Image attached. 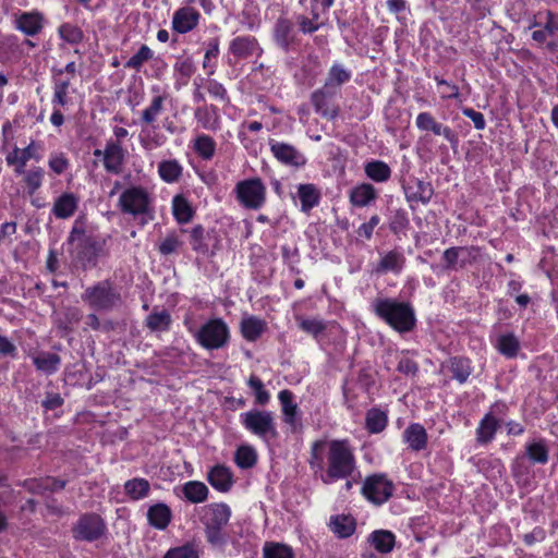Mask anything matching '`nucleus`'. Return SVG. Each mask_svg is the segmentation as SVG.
Returning a JSON list of instances; mask_svg holds the SVG:
<instances>
[{"label": "nucleus", "mask_w": 558, "mask_h": 558, "mask_svg": "<svg viewBox=\"0 0 558 558\" xmlns=\"http://www.w3.org/2000/svg\"><path fill=\"white\" fill-rule=\"evenodd\" d=\"M307 463L316 477L330 485L351 478L356 460L348 439H317L312 442Z\"/></svg>", "instance_id": "nucleus-1"}, {"label": "nucleus", "mask_w": 558, "mask_h": 558, "mask_svg": "<svg viewBox=\"0 0 558 558\" xmlns=\"http://www.w3.org/2000/svg\"><path fill=\"white\" fill-rule=\"evenodd\" d=\"M374 314L399 333L412 331L416 326L414 307L410 302L392 298H376L372 302Z\"/></svg>", "instance_id": "nucleus-2"}, {"label": "nucleus", "mask_w": 558, "mask_h": 558, "mask_svg": "<svg viewBox=\"0 0 558 558\" xmlns=\"http://www.w3.org/2000/svg\"><path fill=\"white\" fill-rule=\"evenodd\" d=\"M199 522L204 525L205 537L213 547L221 548L227 544L228 535L225 527L231 517L227 504H209L197 510Z\"/></svg>", "instance_id": "nucleus-3"}, {"label": "nucleus", "mask_w": 558, "mask_h": 558, "mask_svg": "<svg viewBox=\"0 0 558 558\" xmlns=\"http://www.w3.org/2000/svg\"><path fill=\"white\" fill-rule=\"evenodd\" d=\"M118 207L123 214L140 218L141 226L155 219L154 197L142 185L126 187L119 197Z\"/></svg>", "instance_id": "nucleus-4"}, {"label": "nucleus", "mask_w": 558, "mask_h": 558, "mask_svg": "<svg viewBox=\"0 0 558 558\" xmlns=\"http://www.w3.org/2000/svg\"><path fill=\"white\" fill-rule=\"evenodd\" d=\"M81 299L92 310L100 312H110L122 304V296L110 280L87 287Z\"/></svg>", "instance_id": "nucleus-5"}, {"label": "nucleus", "mask_w": 558, "mask_h": 558, "mask_svg": "<svg viewBox=\"0 0 558 558\" xmlns=\"http://www.w3.org/2000/svg\"><path fill=\"white\" fill-rule=\"evenodd\" d=\"M240 421L245 429L265 442L277 439L279 436L274 413L270 411L251 410L242 413Z\"/></svg>", "instance_id": "nucleus-6"}, {"label": "nucleus", "mask_w": 558, "mask_h": 558, "mask_svg": "<svg viewBox=\"0 0 558 558\" xmlns=\"http://www.w3.org/2000/svg\"><path fill=\"white\" fill-rule=\"evenodd\" d=\"M195 339L206 350H218L229 343L230 330L222 318H213L201 326Z\"/></svg>", "instance_id": "nucleus-7"}, {"label": "nucleus", "mask_w": 558, "mask_h": 558, "mask_svg": "<svg viewBox=\"0 0 558 558\" xmlns=\"http://www.w3.org/2000/svg\"><path fill=\"white\" fill-rule=\"evenodd\" d=\"M236 199L247 209H259L266 203V186L259 178H251L236 183Z\"/></svg>", "instance_id": "nucleus-8"}, {"label": "nucleus", "mask_w": 558, "mask_h": 558, "mask_svg": "<svg viewBox=\"0 0 558 558\" xmlns=\"http://www.w3.org/2000/svg\"><path fill=\"white\" fill-rule=\"evenodd\" d=\"M395 485L386 474L376 473L366 476L362 486V495L374 505L385 504L393 494Z\"/></svg>", "instance_id": "nucleus-9"}, {"label": "nucleus", "mask_w": 558, "mask_h": 558, "mask_svg": "<svg viewBox=\"0 0 558 558\" xmlns=\"http://www.w3.org/2000/svg\"><path fill=\"white\" fill-rule=\"evenodd\" d=\"M106 531V523L100 515L85 513L73 525L72 535L75 541L92 543L100 539Z\"/></svg>", "instance_id": "nucleus-10"}, {"label": "nucleus", "mask_w": 558, "mask_h": 558, "mask_svg": "<svg viewBox=\"0 0 558 558\" xmlns=\"http://www.w3.org/2000/svg\"><path fill=\"white\" fill-rule=\"evenodd\" d=\"M105 241L93 235L84 238L81 244H76L74 260L81 265L83 269H90L97 266L98 258L104 252Z\"/></svg>", "instance_id": "nucleus-11"}, {"label": "nucleus", "mask_w": 558, "mask_h": 558, "mask_svg": "<svg viewBox=\"0 0 558 558\" xmlns=\"http://www.w3.org/2000/svg\"><path fill=\"white\" fill-rule=\"evenodd\" d=\"M480 255L476 246H452L442 253L444 270H459L473 264Z\"/></svg>", "instance_id": "nucleus-12"}, {"label": "nucleus", "mask_w": 558, "mask_h": 558, "mask_svg": "<svg viewBox=\"0 0 558 558\" xmlns=\"http://www.w3.org/2000/svg\"><path fill=\"white\" fill-rule=\"evenodd\" d=\"M269 148L274 157L282 165L291 168H302L306 165L305 155L295 146L270 138Z\"/></svg>", "instance_id": "nucleus-13"}, {"label": "nucleus", "mask_w": 558, "mask_h": 558, "mask_svg": "<svg viewBox=\"0 0 558 558\" xmlns=\"http://www.w3.org/2000/svg\"><path fill=\"white\" fill-rule=\"evenodd\" d=\"M281 405L282 421L289 426L291 433H299L303 428L302 413L299 405L294 402L292 391L284 389L278 395Z\"/></svg>", "instance_id": "nucleus-14"}, {"label": "nucleus", "mask_w": 558, "mask_h": 558, "mask_svg": "<svg viewBox=\"0 0 558 558\" xmlns=\"http://www.w3.org/2000/svg\"><path fill=\"white\" fill-rule=\"evenodd\" d=\"M416 128L421 131H430L435 135L444 136L452 147H457L459 143L458 134L449 126L437 122L429 112H421L415 120Z\"/></svg>", "instance_id": "nucleus-15"}, {"label": "nucleus", "mask_w": 558, "mask_h": 558, "mask_svg": "<svg viewBox=\"0 0 558 558\" xmlns=\"http://www.w3.org/2000/svg\"><path fill=\"white\" fill-rule=\"evenodd\" d=\"M403 191L411 209H415L414 204L422 203L426 205L434 195V189L429 182L420 179L410 180L403 185Z\"/></svg>", "instance_id": "nucleus-16"}, {"label": "nucleus", "mask_w": 558, "mask_h": 558, "mask_svg": "<svg viewBox=\"0 0 558 558\" xmlns=\"http://www.w3.org/2000/svg\"><path fill=\"white\" fill-rule=\"evenodd\" d=\"M337 94L335 92L325 85L322 88L316 89L311 96V101L315 111L328 120L337 118L339 114V108L331 105V100Z\"/></svg>", "instance_id": "nucleus-17"}, {"label": "nucleus", "mask_w": 558, "mask_h": 558, "mask_svg": "<svg viewBox=\"0 0 558 558\" xmlns=\"http://www.w3.org/2000/svg\"><path fill=\"white\" fill-rule=\"evenodd\" d=\"M201 13L193 7L179 8L172 16V29L178 34L193 31L199 23Z\"/></svg>", "instance_id": "nucleus-18"}, {"label": "nucleus", "mask_w": 558, "mask_h": 558, "mask_svg": "<svg viewBox=\"0 0 558 558\" xmlns=\"http://www.w3.org/2000/svg\"><path fill=\"white\" fill-rule=\"evenodd\" d=\"M229 51L236 59H246L254 54L262 56L263 49L254 36H238L230 41Z\"/></svg>", "instance_id": "nucleus-19"}, {"label": "nucleus", "mask_w": 558, "mask_h": 558, "mask_svg": "<svg viewBox=\"0 0 558 558\" xmlns=\"http://www.w3.org/2000/svg\"><path fill=\"white\" fill-rule=\"evenodd\" d=\"M125 155L126 150L123 148L121 142H113V140L107 141L104 161L106 171L113 174H120L125 162Z\"/></svg>", "instance_id": "nucleus-20"}, {"label": "nucleus", "mask_w": 558, "mask_h": 558, "mask_svg": "<svg viewBox=\"0 0 558 558\" xmlns=\"http://www.w3.org/2000/svg\"><path fill=\"white\" fill-rule=\"evenodd\" d=\"M272 37L276 45L284 52L290 51L295 43V32L293 23L287 17H279L272 29Z\"/></svg>", "instance_id": "nucleus-21"}, {"label": "nucleus", "mask_w": 558, "mask_h": 558, "mask_svg": "<svg viewBox=\"0 0 558 558\" xmlns=\"http://www.w3.org/2000/svg\"><path fill=\"white\" fill-rule=\"evenodd\" d=\"M267 328V323L254 315L243 317L240 323L241 335L250 342L257 341L266 332Z\"/></svg>", "instance_id": "nucleus-22"}, {"label": "nucleus", "mask_w": 558, "mask_h": 558, "mask_svg": "<svg viewBox=\"0 0 558 558\" xmlns=\"http://www.w3.org/2000/svg\"><path fill=\"white\" fill-rule=\"evenodd\" d=\"M194 118L205 130L217 131L220 128L219 109L215 105L197 107L194 111Z\"/></svg>", "instance_id": "nucleus-23"}, {"label": "nucleus", "mask_w": 558, "mask_h": 558, "mask_svg": "<svg viewBox=\"0 0 558 558\" xmlns=\"http://www.w3.org/2000/svg\"><path fill=\"white\" fill-rule=\"evenodd\" d=\"M207 481L215 489L226 493L233 484L232 472L225 465H215L208 471Z\"/></svg>", "instance_id": "nucleus-24"}, {"label": "nucleus", "mask_w": 558, "mask_h": 558, "mask_svg": "<svg viewBox=\"0 0 558 558\" xmlns=\"http://www.w3.org/2000/svg\"><path fill=\"white\" fill-rule=\"evenodd\" d=\"M172 520V511L169 506L158 502L147 510L148 523L157 530H166Z\"/></svg>", "instance_id": "nucleus-25"}, {"label": "nucleus", "mask_w": 558, "mask_h": 558, "mask_svg": "<svg viewBox=\"0 0 558 558\" xmlns=\"http://www.w3.org/2000/svg\"><path fill=\"white\" fill-rule=\"evenodd\" d=\"M403 440L409 445L413 451H421L427 445V433L425 428L418 424H410L403 432Z\"/></svg>", "instance_id": "nucleus-26"}, {"label": "nucleus", "mask_w": 558, "mask_h": 558, "mask_svg": "<svg viewBox=\"0 0 558 558\" xmlns=\"http://www.w3.org/2000/svg\"><path fill=\"white\" fill-rule=\"evenodd\" d=\"M404 264L405 257L403 253L397 250H391L380 258L376 267V272L386 274L391 271L393 274H400Z\"/></svg>", "instance_id": "nucleus-27"}, {"label": "nucleus", "mask_w": 558, "mask_h": 558, "mask_svg": "<svg viewBox=\"0 0 558 558\" xmlns=\"http://www.w3.org/2000/svg\"><path fill=\"white\" fill-rule=\"evenodd\" d=\"M210 239V232L206 231L202 225H196L190 231V244L192 250L204 256H213L214 251H210L208 240Z\"/></svg>", "instance_id": "nucleus-28"}, {"label": "nucleus", "mask_w": 558, "mask_h": 558, "mask_svg": "<svg viewBox=\"0 0 558 558\" xmlns=\"http://www.w3.org/2000/svg\"><path fill=\"white\" fill-rule=\"evenodd\" d=\"M298 196L301 202V210L310 213L320 202V191L313 183L300 184L298 186Z\"/></svg>", "instance_id": "nucleus-29"}, {"label": "nucleus", "mask_w": 558, "mask_h": 558, "mask_svg": "<svg viewBox=\"0 0 558 558\" xmlns=\"http://www.w3.org/2000/svg\"><path fill=\"white\" fill-rule=\"evenodd\" d=\"M15 24L25 35L35 36L43 28V15L38 12H24L15 20Z\"/></svg>", "instance_id": "nucleus-30"}, {"label": "nucleus", "mask_w": 558, "mask_h": 558, "mask_svg": "<svg viewBox=\"0 0 558 558\" xmlns=\"http://www.w3.org/2000/svg\"><path fill=\"white\" fill-rule=\"evenodd\" d=\"M446 367L451 373V377L460 384H464L473 371L471 361L463 356L450 357L447 361Z\"/></svg>", "instance_id": "nucleus-31"}, {"label": "nucleus", "mask_w": 558, "mask_h": 558, "mask_svg": "<svg viewBox=\"0 0 558 558\" xmlns=\"http://www.w3.org/2000/svg\"><path fill=\"white\" fill-rule=\"evenodd\" d=\"M78 198L72 193L60 195L52 207V214L59 219L71 217L77 209Z\"/></svg>", "instance_id": "nucleus-32"}, {"label": "nucleus", "mask_w": 558, "mask_h": 558, "mask_svg": "<svg viewBox=\"0 0 558 558\" xmlns=\"http://www.w3.org/2000/svg\"><path fill=\"white\" fill-rule=\"evenodd\" d=\"M499 427V420L492 413H487L480 422L476 428V441L480 445L489 444Z\"/></svg>", "instance_id": "nucleus-33"}, {"label": "nucleus", "mask_w": 558, "mask_h": 558, "mask_svg": "<svg viewBox=\"0 0 558 558\" xmlns=\"http://www.w3.org/2000/svg\"><path fill=\"white\" fill-rule=\"evenodd\" d=\"M172 318L170 313L162 308L154 307L153 312L146 317L145 326L153 332H163L170 329Z\"/></svg>", "instance_id": "nucleus-34"}, {"label": "nucleus", "mask_w": 558, "mask_h": 558, "mask_svg": "<svg viewBox=\"0 0 558 558\" xmlns=\"http://www.w3.org/2000/svg\"><path fill=\"white\" fill-rule=\"evenodd\" d=\"M377 197L375 187L369 183H362L350 191V203L355 207H365Z\"/></svg>", "instance_id": "nucleus-35"}, {"label": "nucleus", "mask_w": 558, "mask_h": 558, "mask_svg": "<svg viewBox=\"0 0 558 558\" xmlns=\"http://www.w3.org/2000/svg\"><path fill=\"white\" fill-rule=\"evenodd\" d=\"M165 100L166 97L162 95H157L153 97L148 107L145 108L142 112L140 119L142 125L151 126V129H156L155 122L157 121L158 117L165 109Z\"/></svg>", "instance_id": "nucleus-36"}, {"label": "nucleus", "mask_w": 558, "mask_h": 558, "mask_svg": "<svg viewBox=\"0 0 558 558\" xmlns=\"http://www.w3.org/2000/svg\"><path fill=\"white\" fill-rule=\"evenodd\" d=\"M351 71L347 70L342 64L335 63L327 75L325 86L338 94L339 87L351 80Z\"/></svg>", "instance_id": "nucleus-37"}, {"label": "nucleus", "mask_w": 558, "mask_h": 558, "mask_svg": "<svg viewBox=\"0 0 558 558\" xmlns=\"http://www.w3.org/2000/svg\"><path fill=\"white\" fill-rule=\"evenodd\" d=\"M329 526L339 538H347L354 533L356 524L351 515L339 514L331 517Z\"/></svg>", "instance_id": "nucleus-38"}, {"label": "nucleus", "mask_w": 558, "mask_h": 558, "mask_svg": "<svg viewBox=\"0 0 558 558\" xmlns=\"http://www.w3.org/2000/svg\"><path fill=\"white\" fill-rule=\"evenodd\" d=\"M33 363L37 371L51 375L59 369L61 357L52 352H39L33 357Z\"/></svg>", "instance_id": "nucleus-39"}, {"label": "nucleus", "mask_w": 558, "mask_h": 558, "mask_svg": "<svg viewBox=\"0 0 558 558\" xmlns=\"http://www.w3.org/2000/svg\"><path fill=\"white\" fill-rule=\"evenodd\" d=\"M368 541L377 551L387 554L393 549L396 537L390 531L377 530L371 533Z\"/></svg>", "instance_id": "nucleus-40"}, {"label": "nucleus", "mask_w": 558, "mask_h": 558, "mask_svg": "<svg viewBox=\"0 0 558 558\" xmlns=\"http://www.w3.org/2000/svg\"><path fill=\"white\" fill-rule=\"evenodd\" d=\"M217 144L207 134H199L194 138L193 150L203 160H210L216 154Z\"/></svg>", "instance_id": "nucleus-41"}, {"label": "nucleus", "mask_w": 558, "mask_h": 558, "mask_svg": "<svg viewBox=\"0 0 558 558\" xmlns=\"http://www.w3.org/2000/svg\"><path fill=\"white\" fill-rule=\"evenodd\" d=\"M172 214L179 223H187L193 219L195 211L190 202L178 194L172 199Z\"/></svg>", "instance_id": "nucleus-42"}, {"label": "nucleus", "mask_w": 558, "mask_h": 558, "mask_svg": "<svg viewBox=\"0 0 558 558\" xmlns=\"http://www.w3.org/2000/svg\"><path fill=\"white\" fill-rule=\"evenodd\" d=\"M124 493L132 500H141L149 495L150 484L146 478L135 477L125 482Z\"/></svg>", "instance_id": "nucleus-43"}, {"label": "nucleus", "mask_w": 558, "mask_h": 558, "mask_svg": "<svg viewBox=\"0 0 558 558\" xmlns=\"http://www.w3.org/2000/svg\"><path fill=\"white\" fill-rule=\"evenodd\" d=\"M158 173L167 183L179 181L183 173V167L177 159L162 160L158 165Z\"/></svg>", "instance_id": "nucleus-44"}, {"label": "nucleus", "mask_w": 558, "mask_h": 558, "mask_svg": "<svg viewBox=\"0 0 558 558\" xmlns=\"http://www.w3.org/2000/svg\"><path fill=\"white\" fill-rule=\"evenodd\" d=\"M184 497L193 504H199L207 499L208 488L207 486L198 481H190L182 487Z\"/></svg>", "instance_id": "nucleus-45"}, {"label": "nucleus", "mask_w": 558, "mask_h": 558, "mask_svg": "<svg viewBox=\"0 0 558 558\" xmlns=\"http://www.w3.org/2000/svg\"><path fill=\"white\" fill-rule=\"evenodd\" d=\"M388 423L387 413L377 408H372L366 412L365 426L372 434L383 432Z\"/></svg>", "instance_id": "nucleus-46"}, {"label": "nucleus", "mask_w": 558, "mask_h": 558, "mask_svg": "<svg viewBox=\"0 0 558 558\" xmlns=\"http://www.w3.org/2000/svg\"><path fill=\"white\" fill-rule=\"evenodd\" d=\"M366 175L375 182H386L391 177L390 167L381 160H372L364 167Z\"/></svg>", "instance_id": "nucleus-47"}, {"label": "nucleus", "mask_w": 558, "mask_h": 558, "mask_svg": "<svg viewBox=\"0 0 558 558\" xmlns=\"http://www.w3.org/2000/svg\"><path fill=\"white\" fill-rule=\"evenodd\" d=\"M263 557L264 558H295L294 550L291 546L277 543V542H266L263 547Z\"/></svg>", "instance_id": "nucleus-48"}, {"label": "nucleus", "mask_w": 558, "mask_h": 558, "mask_svg": "<svg viewBox=\"0 0 558 558\" xmlns=\"http://www.w3.org/2000/svg\"><path fill=\"white\" fill-rule=\"evenodd\" d=\"M234 462L243 470L253 468L257 462L256 450L247 445L240 446L234 453Z\"/></svg>", "instance_id": "nucleus-49"}, {"label": "nucleus", "mask_w": 558, "mask_h": 558, "mask_svg": "<svg viewBox=\"0 0 558 558\" xmlns=\"http://www.w3.org/2000/svg\"><path fill=\"white\" fill-rule=\"evenodd\" d=\"M388 220H389V230L395 235H400L401 233H405V231L409 229L410 219H409L408 213L402 208L392 210Z\"/></svg>", "instance_id": "nucleus-50"}, {"label": "nucleus", "mask_w": 558, "mask_h": 558, "mask_svg": "<svg viewBox=\"0 0 558 558\" xmlns=\"http://www.w3.org/2000/svg\"><path fill=\"white\" fill-rule=\"evenodd\" d=\"M556 33H558V15L547 11L544 28L534 31L532 38L537 43H544L548 36H553Z\"/></svg>", "instance_id": "nucleus-51"}, {"label": "nucleus", "mask_w": 558, "mask_h": 558, "mask_svg": "<svg viewBox=\"0 0 558 558\" xmlns=\"http://www.w3.org/2000/svg\"><path fill=\"white\" fill-rule=\"evenodd\" d=\"M496 348L502 355L511 359L517 356L520 342L513 333H506L498 337Z\"/></svg>", "instance_id": "nucleus-52"}, {"label": "nucleus", "mask_w": 558, "mask_h": 558, "mask_svg": "<svg viewBox=\"0 0 558 558\" xmlns=\"http://www.w3.org/2000/svg\"><path fill=\"white\" fill-rule=\"evenodd\" d=\"M525 454L532 462L539 464H546L549 459L548 448L544 440L527 444Z\"/></svg>", "instance_id": "nucleus-53"}, {"label": "nucleus", "mask_w": 558, "mask_h": 558, "mask_svg": "<svg viewBox=\"0 0 558 558\" xmlns=\"http://www.w3.org/2000/svg\"><path fill=\"white\" fill-rule=\"evenodd\" d=\"M320 17V10H315L314 12H310V16L304 14H300L296 17V22L300 28V32L303 34H313L318 31L322 26V23L318 22Z\"/></svg>", "instance_id": "nucleus-54"}, {"label": "nucleus", "mask_w": 558, "mask_h": 558, "mask_svg": "<svg viewBox=\"0 0 558 558\" xmlns=\"http://www.w3.org/2000/svg\"><path fill=\"white\" fill-rule=\"evenodd\" d=\"M154 52L147 45H142L138 51L124 64V68L140 72L144 63L153 59Z\"/></svg>", "instance_id": "nucleus-55"}, {"label": "nucleus", "mask_w": 558, "mask_h": 558, "mask_svg": "<svg viewBox=\"0 0 558 558\" xmlns=\"http://www.w3.org/2000/svg\"><path fill=\"white\" fill-rule=\"evenodd\" d=\"M247 385L252 388L255 396V403L258 405H265L269 402L270 395L265 389L263 381L255 375H252L247 381Z\"/></svg>", "instance_id": "nucleus-56"}, {"label": "nucleus", "mask_w": 558, "mask_h": 558, "mask_svg": "<svg viewBox=\"0 0 558 558\" xmlns=\"http://www.w3.org/2000/svg\"><path fill=\"white\" fill-rule=\"evenodd\" d=\"M17 485L24 487L28 493L39 496H44L49 489L46 477L26 478L17 482Z\"/></svg>", "instance_id": "nucleus-57"}, {"label": "nucleus", "mask_w": 558, "mask_h": 558, "mask_svg": "<svg viewBox=\"0 0 558 558\" xmlns=\"http://www.w3.org/2000/svg\"><path fill=\"white\" fill-rule=\"evenodd\" d=\"M60 37L72 45L78 44L83 39V32L80 27L70 23H64L59 27Z\"/></svg>", "instance_id": "nucleus-58"}, {"label": "nucleus", "mask_w": 558, "mask_h": 558, "mask_svg": "<svg viewBox=\"0 0 558 558\" xmlns=\"http://www.w3.org/2000/svg\"><path fill=\"white\" fill-rule=\"evenodd\" d=\"M23 174L28 193L33 195L41 186L44 170L40 167H35Z\"/></svg>", "instance_id": "nucleus-59"}, {"label": "nucleus", "mask_w": 558, "mask_h": 558, "mask_svg": "<svg viewBox=\"0 0 558 558\" xmlns=\"http://www.w3.org/2000/svg\"><path fill=\"white\" fill-rule=\"evenodd\" d=\"M299 327L308 335L318 337L326 329V325L322 319L317 318H301L298 319Z\"/></svg>", "instance_id": "nucleus-60"}, {"label": "nucleus", "mask_w": 558, "mask_h": 558, "mask_svg": "<svg viewBox=\"0 0 558 558\" xmlns=\"http://www.w3.org/2000/svg\"><path fill=\"white\" fill-rule=\"evenodd\" d=\"M21 151V160L19 167L14 169L16 174L25 173V166L28 160L36 159L39 160L40 156L37 154V146L34 141L31 142L28 146H26L23 149H20Z\"/></svg>", "instance_id": "nucleus-61"}, {"label": "nucleus", "mask_w": 558, "mask_h": 558, "mask_svg": "<svg viewBox=\"0 0 558 558\" xmlns=\"http://www.w3.org/2000/svg\"><path fill=\"white\" fill-rule=\"evenodd\" d=\"M163 558H199L198 551L192 544L170 548Z\"/></svg>", "instance_id": "nucleus-62"}, {"label": "nucleus", "mask_w": 558, "mask_h": 558, "mask_svg": "<svg viewBox=\"0 0 558 558\" xmlns=\"http://www.w3.org/2000/svg\"><path fill=\"white\" fill-rule=\"evenodd\" d=\"M182 244L179 236L174 233H168L167 236L159 243L158 250L162 255H170L174 253Z\"/></svg>", "instance_id": "nucleus-63"}, {"label": "nucleus", "mask_w": 558, "mask_h": 558, "mask_svg": "<svg viewBox=\"0 0 558 558\" xmlns=\"http://www.w3.org/2000/svg\"><path fill=\"white\" fill-rule=\"evenodd\" d=\"M174 72L178 73L185 81L189 80L195 72V65L191 58H180L174 63Z\"/></svg>", "instance_id": "nucleus-64"}]
</instances>
